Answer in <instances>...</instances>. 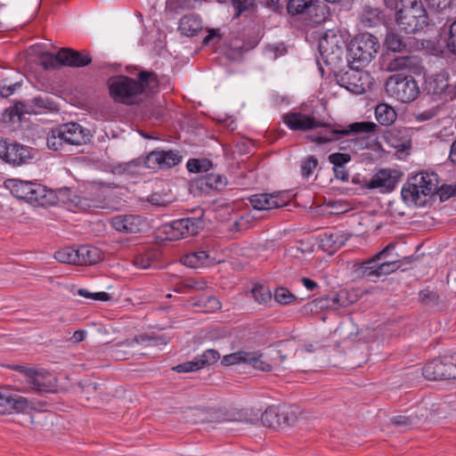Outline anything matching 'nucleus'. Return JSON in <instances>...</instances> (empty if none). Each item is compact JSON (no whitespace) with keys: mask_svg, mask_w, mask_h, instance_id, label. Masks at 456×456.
Wrapping results in <instances>:
<instances>
[{"mask_svg":"<svg viewBox=\"0 0 456 456\" xmlns=\"http://www.w3.org/2000/svg\"><path fill=\"white\" fill-rule=\"evenodd\" d=\"M108 87L114 102L133 105L140 102L146 93H153L159 87V80L155 72L142 70L137 79L127 76L112 77L108 80Z\"/></svg>","mask_w":456,"mask_h":456,"instance_id":"nucleus-1","label":"nucleus"},{"mask_svg":"<svg viewBox=\"0 0 456 456\" xmlns=\"http://www.w3.org/2000/svg\"><path fill=\"white\" fill-rule=\"evenodd\" d=\"M395 244L391 242L372 257L354 265V273L358 278L377 281L380 277L395 272L400 267L398 255L393 253Z\"/></svg>","mask_w":456,"mask_h":456,"instance_id":"nucleus-2","label":"nucleus"},{"mask_svg":"<svg viewBox=\"0 0 456 456\" xmlns=\"http://www.w3.org/2000/svg\"><path fill=\"white\" fill-rule=\"evenodd\" d=\"M319 135H312L311 141L321 143L332 142L350 134H370L375 132L377 125L370 121H361L349 124L343 127L339 124H329L321 121Z\"/></svg>","mask_w":456,"mask_h":456,"instance_id":"nucleus-3","label":"nucleus"},{"mask_svg":"<svg viewBox=\"0 0 456 456\" xmlns=\"http://www.w3.org/2000/svg\"><path fill=\"white\" fill-rule=\"evenodd\" d=\"M438 188L437 175L434 173L421 172L409 179L402 189V197L404 201L420 205L421 196H428L436 191Z\"/></svg>","mask_w":456,"mask_h":456,"instance_id":"nucleus-4","label":"nucleus"},{"mask_svg":"<svg viewBox=\"0 0 456 456\" xmlns=\"http://www.w3.org/2000/svg\"><path fill=\"white\" fill-rule=\"evenodd\" d=\"M387 94L401 102H410L419 94V87L415 79L402 74L390 76L385 86Z\"/></svg>","mask_w":456,"mask_h":456,"instance_id":"nucleus-5","label":"nucleus"},{"mask_svg":"<svg viewBox=\"0 0 456 456\" xmlns=\"http://www.w3.org/2000/svg\"><path fill=\"white\" fill-rule=\"evenodd\" d=\"M396 23L400 32L415 33L428 25L427 12L420 3L413 2L396 12Z\"/></svg>","mask_w":456,"mask_h":456,"instance_id":"nucleus-6","label":"nucleus"},{"mask_svg":"<svg viewBox=\"0 0 456 456\" xmlns=\"http://www.w3.org/2000/svg\"><path fill=\"white\" fill-rule=\"evenodd\" d=\"M346 42L336 30H328L319 40V53L327 65H337L342 59Z\"/></svg>","mask_w":456,"mask_h":456,"instance_id":"nucleus-7","label":"nucleus"},{"mask_svg":"<svg viewBox=\"0 0 456 456\" xmlns=\"http://www.w3.org/2000/svg\"><path fill=\"white\" fill-rule=\"evenodd\" d=\"M379 49L376 37L363 33L351 41L348 48L350 57L361 64L369 63Z\"/></svg>","mask_w":456,"mask_h":456,"instance_id":"nucleus-8","label":"nucleus"},{"mask_svg":"<svg viewBox=\"0 0 456 456\" xmlns=\"http://www.w3.org/2000/svg\"><path fill=\"white\" fill-rule=\"evenodd\" d=\"M422 374L428 380L456 379V352L427 363Z\"/></svg>","mask_w":456,"mask_h":456,"instance_id":"nucleus-9","label":"nucleus"},{"mask_svg":"<svg viewBox=\"0 0 456 456\" xmlns=\"http://www.w3.org/2000/svg\"><path fill=\"white\" fill-rule=\"evenodd\" d=\"M14 369L20 372L21 379L26 382L27 389L41 393L50 391L54 386V378L46 370H38L21 365H17Z\"/></svg>","mask_w":456,"mask_h":456,"instance_id":"nucleus-10","label":"nucleus"},{"mask_svg":"<svg viewBox=\"0 0 456 456\" xmlns=\"http://www.w3.org/2000/svg\"><path fill=\"white\" fill-rule=\"evenodd\" d=\"M287 10L290 15H304L314 23L324 19V6L319 0H289Z\"/></svg>","mask_w":456,"mask_h":456,"instance_id":"nucleus-11","label":"nucleus"},{"mask_svg":"<svg viewBox=\"0 0 456 456\" xmlns=\"http://www.w3.org/2000/svg\"><path fill=\"white\" fill-rule=\"evenodd\" d=\"M200 221L194 218L174 220L162 226V232L168 240H178L188 236L195 235L200 229Z\"/></svg>","mask_w":456,"mask_h":456,"instance_id":"nucleus-12","label":"nucleus"},{"mask_svg":"<svg viewBox=\"0 0 456 456\" xmlns=\"http://www.w3.org/2000/svg\"><path fill=\"white\" fill-rule=\"evenodd\" d=\"M182 156L177 151H153L150 152L143 162L151 169H165L178 165Z\"/></svg>","mask_w":456,"mask_h":456,"instance_id":"nucleus-13","label":"nucleus"},{"mask_svg":"<svg viewBox=\"0 0 456 456\" xmlns=\"http://www.w3.org/2000/svg\"><path fill=\"white\" fill-rule=\"evenodd\" d=\"M338 84L355 94H362L369 87L368 74L360 69H350L338 77Z\"/></svg>","mask_w":456,"mask_h":456,"instance_id":"nucleus-14","label":"nucleus"},{"mask_svg":"<svg viewBox=\"0 0 456 456\" xmlns=\"http://www.w3.org/2000/svg\"><path fill=\"white\" fill-rule=\"evenodd\" d=\"M285 125L293 131H306L317 128L321 121L314 116L303 113L299 110L288 112L282 117Z\"/></svg>","mask_w":456,"mask_h":456,"instance_id":"nucleus-15","label":"nucleus"},{"mask_svg":"<svg viewBox=\"0 0 456 456\" xmlns=\"http://www.w3.org/2000/svg\"><path fill=\"white\" fill-rule=\"evenodd\" d=\"M401 174L394 169H380L370 180L368 187L371 189H380L382 192L393 191L399 179Z\"/></svg>","mask_w":456,"mask_h":456,"instance_id":"nucleus-16","label":"nucleus"},{"mask_svg":"<svg viewBox=\"0 0 456 456\" xmlns=\"http://www.w3.org/2000/svg\"><path fill=\"white\" fill-rule=\"evenodd\" d=\"M60 134L67 145H82L90 140V132L77 123L61 125Z\"/></svg>","mask_w":456,"mask_h":456,"instance_id":"nucleus-17","label":"nucleus"},{"mask_svg":"<svg viewBox=\"0 0 456 456\" xmlns=\"http://www.w3.org/2000/svg\"><path fill=\"white\" fill-rule=\"evenodd\" d=\"M289 200L281 193H260L250 198V203L255 209L269 210L282 208L287 205Z\"/></svg>","mask_w":456,"mask_h":456,"instance_id":"nucleus-18","label":"nucleus"},{"mask_svg":"<svg viewBox=\"0 0 456 456\" xmlns=\"http://www.w3.org/2000/svg\"><path fill=\"white\" fill-rule=\"evenodd\" d=\"M28 407L25 398L8 390L0 391V414L23 411Z\"/></svg>","mask_w":456,"mask_h":456,"instance_id":"nucleus-19","label":"nucleus"},{"mask_svg":"<svg viewBox=\"0 0 456 456\" xmlns=\"http://www.w3.org/2000/svg\"><path fill=\"white\" fill-rule=\"evenodd\" d=\"M110 223L116 231L126 233L139 232L145 225L141 216L134 215L117 216L111 219Z\"/></svg>","mask_w":456,"mask_h":456,"instance_id":"nucleus-20","label":"nucleus"},{"mask_svg":"<svg viewBox=\"0 0 456 456\" xmlns=\"http://www.w3.org/2000/svg\"><path fill=\"white\" fill-rule=\"evenodd\" d=\"M28 197L27 202L36 206L46 207L57 202V197L53 191L37 183H34Z\"/></svg>","mask_w":456,"mask_h":456,"instance_id":"nucleus-21","label":"nucleus"},{"mask_svg":"<svg viewBox=\"0 0 456 456\" xmlns=\"http://www.w3.org/2000/svg\"><path fill=\"white\" fill-rule=\"evenodd\" d=\"M448 79L449 75L445 71H442L438 74L427 77L425 84L428 94L449 97L450 84Z\"/></svg>","mask_w":456,"mask_h":456,"instance_id":"nucleus-22","label":"nucleus"},{"mask_svg":"<svg viewBox=\"0 0 456 456\" xmlns=\"http://www.w3.org/2000/svg\"><path fill=\"white\" fill-rule=\"evenodd\" d=\"M348 236L340 231L325 232L321 240L324 250L333 253L345 245Z\"/></svg>","mask_w":456,"mask_h":456,"instance_id":"nucleus-23","label":"nucleus"},{"mask_svg":"<svg viewBox=\"0 0 456 456\" xmlns=\"http://www.w3.org/2000/svg\"><path fill=\"white\" fill-rule=\"evenodd\" d=\"M60 57L63 58V65L70 67H85L92 59L88 54H84L69 48L60 50Z\"/></svg>","mask_w":456,"mask_h":456,"instance_id":"nucleus-24","label":"nucleus"},{"mask_svg":"<svg viewBox=\"0 0 456 456\" xmlns=\"http://www.w3.org/2000/svg\"><path fill=\"white\" fill-rule=\"evenodd\" d=\"M34 183L28 181H22L19 179H7L4 182V186L10 190L11 193L17 199L25 201L29 198L30 191Z\"/></svg>","mask_w":456,"mask_h":456,"instance_id":"nucleus-25","label":"nucleus"},{"mask_svg":"<svg viewBox=\"0 0 456 456\" xmlns=\"http://www.w3.org/2000/svg\"><path fill=\"white\" fill-rule=\"evenodd\" d=\"M77 254L79 256L77 265H95L102 258L99 248L88 245L79 247Z\"/></svg>","mask_w":456,"mask_h":456,"instance_id":"nucleus-26","label":"nucleus"},{"mask_svg":"<svg viewBox=\"0 0 456 456\" xmlns=\"http://www.w3.org/2000/svg\"><path fill=\"white\" fill-rule=\"evenodd\" d=\"M22 107L24 108L22 112L37 114L46 110H52L53 102L47 95H38L22 104Z\"/></svg>","mask_w":456,"mask_h":456,"instance_id":"nucleus-27","label":"nucleus"},{"mask_svg":"<svg viewBox=\"0 0 456 456\" xmlns=\"http://www.w3.org/2000/svg\"><path fill=\"white\" fill-rule=\"evenodd\" d=\"M210 255L205 250H199L186 254L181 258V262L189 267L199 268L213 262Z\"/></svg>","mask_w":456,"mask_h":456,"instance_id":"nucleus-28","label":"nucleus"},{"mask_svg":"<svg viewBox=\"0 0 456 456\" xmlns=\"http://www.w3.org/2000/svg\"><path fill=\"white\" fill-rule=\"evenodd\" d=\"M416 66V61L411 56H396L386 64V70L394 72L410 70Z\"/></svg>","mask_w":456,"mask_h":456,"instance_id":"nucleus-29","label":"nucleus"},{"mask_svg":"<svg viewBox=\"0 0 456 456\" xmlns=\"http://www.w3.org/2000/svg\"><path fill=\"white\" fill-rule=\"evenodd\" d=\"M386 142L394 149L404 151L409 143L407 136L403 134V131L397 128H392L385 134Z\"/></svg>","mask_w":456,"mask_h":456,"instance_id":"nucleus-30","label":"nucleus"},{"mask_svg":"<svg viewBox=\"0 0 456 456\" xmlns=\"http://www.w3.org/2000/svg\"><path fill=\"white\" fill-rule=\"evenodd\" d=\"M375 116L378 122L382 126H389L396 119L395 110L386 103L379 104L376 107Z\"/></svg>","mask_w":456,"mask_h":456,"instance_id":"nucleus-31","label":"nucleus"},{"mask_svg":"<svg viewBox=\"0 0 456 456\" xmlns=\"http://www.w3.org/2000/svg\"><path fill=\"white\" fill-rule=\"evenodd\" d=\"M236 17L245 14L246 17H253L256 14L254 0H232Z\"/></svg>","mask_w":456,"mask_h":456,"instance_id":"nucleus-32","label":"nucleus"},{"mask_svg":"<svg viewBox=\"0 0 456 456\" xmlns=\"http://www.w3.org/2000/svg\"><path fill=\"white\" fill-rule=\"evenodd\" d=\"M180 30L187 35H194L201 28V23L194 15H185L180 20Z\"/></svg>","mask_w":456,"mask_h":456,"instance_id":"nucleus-33","label":"nucleus"},{"mask_svg":"<svg viewBox=\"0 0 456 456\" xmlns=\"http://www.w3.org/2000/svg\"><path fill=\"white\" fill-rule=\"evenodd\" d=\"M158 252L155 249H150L136 255L134 258V265L139 269L150 268L157 258Z\"/></svg>","mask_w":456,"mask_h":456,"instance_id":"nucleus-34","label":"nucleus"},{"mask_svg":"<svg viewBox=\"0 0 456 456\" xmlns=\"http://www.w3.org/2000/svg\"><path fill=\"white\" fill-rule=\"evenodd\" d=\"M261 422L264 426L271 428L281 427V415L275 407L267 408L261 415Z\"/></svg>","mask_w":456,"mask_h":456,"instance_id":"nucleus-35","label":"nucleus"},{"mask_svg":"<svg viewBox=\"0 0 456 456\" xmlns=\"http://www.w3.org/2000/svg\"><path fill=\"white\" fill-rule=\"evenodd\" d=\"M77 248L67 247L55 252V259L63 264L77 265L79 256H77Z\"/></svg>","mask_w":456,"mask_h":456,"instance_id":"nucleus-36","label":"nucleus"},{"mask_svg":"<svg viewBox=\"0 0 456 456\" xmlns=\"http://www.w3.org/2000/svg\"><path fill=\"white\" fill-rule=\"evenodd\" d=\"M319 305L321 308L331 309H338L346 306L345 300H343V293L332 294L330 296L322 297L319 299Z\"/></svg>","mask_w":456,"mask_h":456,"instance_id":"nucleus-37","label":"nucleus"},{"mask_svg":"<svg viewBox=\"0 0 456 456\" xmlns=\"http://www.w3.org/2000/svg\"><path fill=\"white\" fill-rule=\"evenodd\" d=\"M200 187L206 186L210 189L220 190L222 189L226 182L225 178L220 175L208 174L203 176L200 180Z\"/></svg>","mask_w":456,"mask_h":456,"instance_id":"nucleus-38","label":"nucleus"},{"mask_svg":"<svg viewBox=\"0 0 456 456\" xmlns=\"http://www.w3.org/2000/svg\"><path fill=\"white\" fill-rule=\"evenodd\" d=\"M17 150L15 151L17 155V164L15 166L28 164L36 158L37 151L28 146L19 143Z\"/></svg>","mask_w":456,"mask_h":456,"instance_id":"nucleus-39","label":"nucleus"},{"mask_svg":"<svg viewBox=\"0 0 456 456\" xmlns=\"http://www.w3.org/2000/svg\"><path fill=\"white\" fill-rule=\"evenodd\" d=\"M385 45L388 50L402 52L406 47V43L402 37L395 32H388L386 36Z\"/></svg>","mask_w":456,"mask_h":456,"instance_id":"nucleus-40","label":"nucleus"},{"mask_svg":"<svg viewBox=\"0 0 456 456\" xmlns=\"http://www.w3.org/2000/svg\"><path fill=\"white\" fill-rule=\"evenodd\" d=\"M273 297L275 302L281 305H290L297 299V297L284 287L277 288L274 290Z\"/></svg>","mask_w":456,"mask_h":456,"instance_id":"nucleus-41","label":"nucleus"},{"mask_svg":"<svg viewBox=\"0 0 456 456\" xmlns=\"http://www.w3.org/2000/svg\"><path fill=\"white\" fill-rule=\"evenodd\" d=\"M40 62L46 69H56L63 66V58L60 57V51L56 54L46 53L41 55Z\"/></svg>","mask_w":456,"mask_h":456,"instance_id":"nucleus-42","label":"nucleus"},{"mask_svg":"<svg viewBox=\"0 0 456 456\" xmlns=\"http://www.w3.org/2000/svg\"><path fill=\"white\" fill-rule=\"evenodd\" d=\"M255 300L259 304H267L272 299V293L268 287L256 284L251 289Z\"/></svg>","mask_w":456,"mask_h":456,"instance_id":"nucleus-43","label":"nucleus"},{"mask_svg":"<svg viewBox=\"0 0 456 456\" xmlns=\"http://www.w3.org/2000/svg\"><path fill=\"white\" fill-rule=\"evenodd\" d=\"M186 167L191 173H201L208 172L212 167V164L209 160L205 159H191L188 160Z\"/></svg>","mask_w":456,"mask_h":456,"instance_id":"nucleus-44","label":"nucleus"},{"mask_svg":"<svg viewBox=\"0 0 456 456\" xmlns=\"http://www.w3.org/2000/svg\"><path fill=\"white\" fill-rule=\"evenodd\" d=\"M248 353L239 351L230 354H226L222 358L221 363L224 366H230L239 363L248 362Z\"/></svg>","mask_w":456,"mask_h":456,"instance_id":"nucleus-45","label":"nucleus"},{"mask_svg":"<svg viewBox=\"0 0 456 456\" xmlns=\"http://www.w3.org/2000/svg\"><path fill=\"white\" fill-rule=\"evenodd\" d=\"M67 145L62 136L60 134V127L51 131L47 137V146L53 151L62 150Z\"/></svg>","mask_w":456,"mask_h":456,"instance_id":"nucleus-46","label":"nucleus"},{"mask_svg":"<svg viewBox=\"0 0 456 456\" xmlns=\"http://www.w3.org/2000/svg\"><path fill=\"white\" fill-rule=\"evenodd\" d=\"M196 357L197 360L199 361L200 368L202 369L207 365L216 363L220 358V354L218 353V351L215 349H208L200 355H198Z\"/></svg>","mask_w":456,"mask_h":456,"instance_id":"nucleus-47","label":"nucleus"},{"mask_svg":"<svg viewBox=\"0 0 456 456\" xmlns=\"http://www.w3.org/2000/svg\"><path fill=\"white\" fill-rule=\"evenodd\" d=\"M262 357L263 356L261 354L255 355L252 353H248L247 363L252 365L256 370H260L263 371H271L272 365L266 361H265Z\"/></svg>","mask_w":456,"mask_h":456,"instance_id":"nucleus-48","label":"nucleus"},{"mask_svg":"<svg viewBox=\"0 0 456 456\" xmlns=\"http://www.w3.org/2000/svg\"><path fill=\"white\" fill-rule=\"evenodd\" d=\"M318 166V160L314 156H307L301 162V171L304 176L309 177L313 175Z\"/></svg>","mask_w":456,"mask_h":456,"instance_id":"nucleus-49","label":"nucleus"},{"mask_svg":"<svg viewBox=\"0 0 456 456\" xmlns=\"http://www.w3.org/2000/svg\"><path fill=\"white\" fill-rule=\"evenodd\" d=\"M156 341H157V338H155L148 337L145 335H140V336H135L134 338H133L131 339H126V340L122 341L121 345H126L127 347H133L134 346V344L151 346V345H157Z\"/></svg>","mask_w":456,"mask_h":456,"instance_id":"nucleus-50","label":"nucleus"},{"mask_svg":"<svg viewBox=\"0 0 456 456\" xmlns=\"http://www.w3.org/2000/svg\"><path fill=\"white\" fill-rule=\"evenodd\" d=\"M148 201L156 207H166L172 201V199L167 193L153 192L148 197Z\"/></svg>","mask_w":456,"mask_h":456,"instance_id":"nucleus-51","label":"nucleus"},{"mask_svg":"<svg viewBox=\"0 0 456 456\" xmlns=\"http://www.w3.org/2000/svg\"><path fill=\"white\" fill-rule=\"evenodd\" d=\"M122 342H118L116 345L110 347V354L115 360L120 361L128 358L131 354L129 351L123 350V347L128 348L126 345H121Z\"/></svg>","mask_w":456,"mask_h":456,"instance_id":"nucleus-52","label":"nucleus"},{"mask_svg":"<svg viewBox=\"0 0 456 456\" xmlns=\"http://www.w3.org/2000/svg\"><path fill=\"white\" fill-rule=\"evenodd\" d=\"M286 52L287 50L283 44L270 45L265 48L266 56L272 60L283 56Z\"/></svg>","mask_w":456,"mask_h":456,"instance_id":"nucleus-53","label":"nucleus"},{"mask_svg":"<svg viewBox=\"0 0 456 456\" xmlns=\"http://www.w3.org/2000/svg\"><path fill=\"white\" fill-rule=\"evenodd\" d=\"M200 366L197 357L190 362H186L173 367V370L176 372H191L200 370Z\"/></svg>","mask_w":456,"mask_h":456,"instance_id":"nucleus-54","label":"nucleus"},{"mask_svg":"<svg viewBox=\"0 0 456 456\" xmlns=\"http://www.w3.org/2000/svg\"><path fill=\"white\" fill-rule=\"evenodd\" d=\"M328 159L334 167H345V164L351 160L349 154L340 152L332 153L329 155Z\"/></svg>","mask_w":456,"mask_h":456,"instance_id":"nucleus-55","label":"nucleus"},{"mask_svg":"<svg viewBox=\"0 0 456 456\" xmlns=\"http://www.w3.org/2000/svg\"><path fill=\"white\" fill-rule=\"evenodd\" d=\"M419 300L425 305H436L438 296L436 292L427 289L419 292Z\"/></svg>","mask_w":456,"mask_h":456,"instance_id":"nucleus-56","label":"nucleus"},{"mask_svg":"<svg viewBox=\"0 0 456 456\" xmlns=\"http://www.w3.org/2000/svg\"><path fill=\"white\" fill-rule=\"evenodd\" d=\"M447 47L453 54L456 55V20L450 26Z\"/></svg>","mask_w":456,"mask_h":456,"instance_id":"nucleus-57","label":"nucleus"},{"mask_svg":"<svg viewBox=\"0 0 456 456\" xmlns=\"http://www.w3.org/2000/svg\"><path fill=\"white\" fill-rule=\"evenodd\" d=\"M18 145L19 143L17 142H10L8 147V153H6L5 156H4L3 158L4 161L9 164H12L13 166L17 164V155L15 151H18Z\"/></svg>","mask_w":456,"mask_h":456,"instance_id":"nucleus-58","label":"nucleus"},{"mask_svg":"<svg viewBox=\"0 0 456 456\" xmlns=\"http://www.w3.org/2000/svg\"><path fill=\"white\" fill-rule=\"evenodd\" d=\"M436 191L439 194L440 200L444 201L450 197L456 195V185H442Z\"/></svg>","mask_w":456,"mask_h":456,"instance_id":"nucleus-59","label":"nucleus"},{"mask_svg":"<svg viewBox=\"0 0 456 456\" xmlns=\"http://www.w3.org/2000/svg\"><path fill=\"white\" fill-rule=\"evenodd\" d=\"M428 7L442 12L446 8L450 7L452 0H423Z\"/></svg>","mask_w":456,"mask_h":456,"instance_id":"nucleus-60","label":"nucleus"},{"mask_svg":"<svg viewBox=\"0 0 456 456\" xmlns=\"http://www.w3.org/2000/svg\"><path fill=\"white\" fill-rule=\"evenodd\" d=\"M18 86H20L19 83H14L10 86L0 85V96L6 98L12 95Z\"/></svg>","mask_w":456,"mask_h":456,"instance_id":"nucleus-61","label":"nucleus"},{"mask_svg":"<svg viewBox=\"0 0 456 456\" xmlns=\"http://www.w3.org/2000/svg\"><path fill=\"white\" fill-rule=\"evenodd\" d=\"M328 205L334 209L333 214L344 213L348 210V205L343 201H330Z\"/></svg>","mask_w":456,"mask_h":456,"instance_id":"nucleus-62","label":"nucleus"},{"mask_svg":"<svg viewBox=\"0 0 456 456\" xmlns=\"http://www.w3.org/2000/svg\"><path fill=\"white\" fill-rule=\"evenodd\" d=\"M335 177L340 179L343 182H346L349 179V175L345 169V167H333Z\"/></svg>","mask_w":456,"mask_h":456,"instance_id":"nucleus-63","label":"nucleus"},{"mask_svg":"<svg viewBox=\"0 0 456 456\" xmlns=\"http://www.w3.org/2000/svg\"><path fill=\"white\" fill-rule=\"evenodd\" d=\"M379 13V12L378 9L370 8L369 10H367V9L365 10L363 17L370 15V17H366V20L369 22V24H368L369 26H372V25L376 24V22L373 19L378 18Z\"/></svg>","mask_w":456,"mask_h":456,"instance_id":"nucleus-64","label":"nucleus"}]
</instances>
